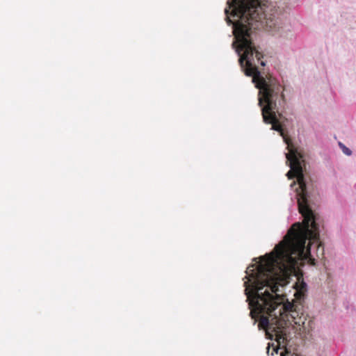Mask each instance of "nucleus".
Segmentation results:
<instances>
[{"instance_id": "obj_1", "label": "nucleus", "mask_w": 356, "mask_h": 356, "mask_svg": "<svg viewBox=\"0 0 356 356\" xmlns=\"http://www.w3.org/2000/svg\"><path fill=\"white\" fill-rule=\"evenodd\" d=\"M227 4L225 19L228 25H232L234 36L232 47L239 57L241 70L245 75L252 77V82L259 90L258 104L263 121L271 124L270 130L278 131L287 145L288 152L285 153V156L291 169L286 176L289 179L296 178V181L290 185L293 191L291 195L292 200L293 198L297 200V208L302 218V222H295L274 249L259 259L264 261L270 258L299 256L302 259L311 261L314 249L318 252L321 247L320 233L323 229V220L311 204L303 155L287 136L289 119L283 115L281 110L286 104L284 88L277 78L261 76L255 61L257 60L262 66L266 65L261 60L262 56L257 49V30L264 29L275 34L282 27V20L278 15H267L261 0H227Z\"/></svg>"}, {"instance_id": "obj_2", "label": "nucleus", "mask_w": 356, "mask_h": 356, "mask_svg": "<svg viewBox=\"0 0 356 356\" xmlns=\"http://www.w3.org/2000/svg\"><path fill=\"white\" fill-rule=\"evenodd\" d=\"M296 293L295 296L296 299L298 300H303L307 296V284L304 282L302 279L300 277L298 279V282L296 284Z\"/></svg>"}, {"instance_id": "obj_3", "label": "nucleus", "mask_w": 356, "mask_h": 356, "mask_svg": "<svg viewBox=\"0 0 356 356\" xmlns=\"http://www.w3.org/2000/svg\"><path fill=\"white\" fill-rule=\"evenodd\" d=\"M291 317L293 318V321L295 324L301 325H304L306 321V318L305 316H300L299 318H297L296 316H298V312L296 310H291Z\"/></svg>"}, {"instance_id": "obj_4", "label": "nucleus", "mask_w": 356, "mask_h": 356, "mask_svg": "<svg viewBox=\"0 0 356 356\" xmlns=\"http://www.w3.org/2000/svg\"><path fill=\"white\" fill-rule=\"evenodd\" d=\"M338 145H339V148L341 149V150L342 151V152L345 155H346V156L352 155V154H353L352 150L350 149H349L348 147H347L343 143L339 142Z\"/></svg>"}, {"instance_id": "obj_5", "label": "nucleus", "mask_w": 356, "mask_h": 356, "mask_svg": "<svg viewBox=\"0 0 356 356\" xmlns=\"http://www.w3.org/2000/svg\"><path fill=\"white\" fill-rule=\"evenodd\" d=\"M323 254V248L321 250V252H317V257H319L320 256H322Z\"/></svg>"}, {"instance_id": "obj_6", "label": "nucleus", "mask_w": 356, "mask_h": 356, "mask_svg": "<svg viewBox=\"0 0 356 356\" xmlns=\"http://www.w3.org/2000/svg\"><path fill=\"white\" fill-rule=\"evenodd\" d=\"M270 346V343H268V347L266 348V349H267L266 352H267V353H268V354H269Z\"/></svg>"}, {"instance_id": "obj_7", "label": "nucleus", "mask_w": 356, "mask_h": 356, "mask_svg": "<svg viewBox=\"0 0 356 356\" xmlns=\"http://www.w3.org/2000/svg\"><path fill=\"white\" fill-rule=\"evenodd\" d=\"M289 218V219H291V220H292V215H291V214H290V216H289V218Z\"/></svg>"}]
</instances>
